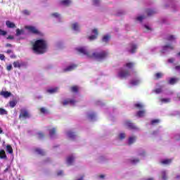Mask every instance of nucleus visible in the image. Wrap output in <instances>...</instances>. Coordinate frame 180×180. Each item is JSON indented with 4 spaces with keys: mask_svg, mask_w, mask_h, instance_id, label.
Masks as SVG:
<instances>
[{
    "mask_svg": "<svg viewBox=\"0 0 180 180\" xmlns=\"http://www.w3.org/2000/svg\"><path fill=\"white\" fill-rule=\"evenodd\" d=\"M49 136L51 139H54L57 134V127H48Z\"/></svg>",
    "mask_w": 180,
    "mask_h": 180,
    "instance_id": "9",
    "label": "nucleus"
},
{
    "mask_svg": "<svg viewBox=\"0 0 180 180\" xmlns=\"http://www.w3.org/2000/svg\"><path fill=\"white\" fill-rule=\"evenodd\" d=\"M6 148L8 154H13V149L12 148V146L11 145H7Z\"/></svg>",
    "mask_w": 180,
    "mask_h": 180,
    "instance_id": "38",
    "label": "nucleus"
},
{
    "mask_svg": "<svg viewBox=\"0 0 180 180\" xmlns=\"http://www.w3.org/2000/svg\"><path fill=\"white\" fill-rule=\"evenodd\" d=\"M38 137H39V139H41L42 137H44V134H43L42 132H39L38 133Z\"/></svg>",
    "mask_w": 180,
    "mask_h": 180,
    "instance_id": "54",
    "label": "nucleus"
},
{
    "mask_svg": "<svg viewBox=\"0 0 180 180\" xmlns=\"http://www.w3.org/2000/svg\"><path fill=\"white\" fill-rule=\"evenodd\" d=\"M146 180H154V178H148V179H146Z\"/></svg>",
    "mask_w": 180,
    "mask_h": 180,
    "instance_id": "64",
    "label": "nucleus"
},
{
    "mask_svg": "<svg viewBox=\"0 0 180 180\" xmlns=\"http://www.w3.org/2000/svg\"><path fill=\"white\" fill-rule=\"evenodd\" d=\"M25 29H27V30L30 33H32L33 34H41V33H40V31H39V30H37L36 27L26 26Z\"/></svg>",
    "mask_w": 180,
    "mask_h": 180,
    "instance_id": "8",
    "label": "nucleus"
},
{
    "mask_svg": "<svg viewBox=\"0 0 180 180\" xmlns=\"http://www.w3.org/2000/svg\"><path fill=\"white\" fill-rule=\"evenodd\" d=\"M156 79H160V78H162L164 77V73L158 72L155 75Z\"/></svg>",
    "mask_w": 180,
    "mask_h": 180,
    "instance_id": "41",
    "label": "nucleus"
},
{
    "mask_svg": "<svg viewBox=\"0 0 180 180\" xmlns=\"http://www.w3.org/2000/svg\"><path fill=\"white\" fill-rule=\"evenodd\" d=\"M158 49V47H153L150 50H151L152 53H155V51H157Z\"/></svg>",
    "mask_w": 180,
    "mask_h": 180,
    "instance_id": "56",
    "label": "nucleus"
},
{
    "mask_svg": "<svg viewBox=\"0 0 180 180\" xmlns=\"http://www.w3.org/2000/svg\"><path fill=\"white\" fill-rule=\"evenodd\" d=\"M0 115H8V111L4 108H0Z\"/></svg>",
    "mask_w": 180,
    "mask_h": 180,
    "instance_id": "47",
    "label": "nucleus"
},
{
    "mask_svg": "<svg viewBox=\"0 0 180 180\" xmlns=\"http://www.w3.org/2000/svg\"><path fill=\"white\" fill-rule=\"evenodd\" d=\"M117 140H124L126 139V134L122 132L120 133L117 136Z\"/></svg>",
    "mask_w": 180,
    "mask_h": 180,
    "instance_id": "33",
    "label": "nucleus"
},
{
    "mask_svg": "<svg viewBox=\"0 0 180 180\" xmlns=\"http://www.w3.org/2000/svg\"><path fill=\"white\" fill-rule=\"evenodd\" d=\"M51 16L52 18H55V19H57L58 20H59V22L61 19H63V17H61V15H60V13H53L51 14Z\"/></svg>",
    "mask_w": 180,
    "mask_h": 180,
    "instance_id": "27",
    "label": "nucleus"
},
{
    "mask_svg": "<svg viewBox=\"0 0 180 180\" xmlns=\"http://www.w3.org/2000/svg\"><path fill=\"white\" fill-rule=\"evenodd\" d=\"M87 117L89 120H95V117H96V115L94 112H90L87 115Z\"/></svg>",
    "mask_w": 180,
    "mask_h": 180,
    "instance_id": "35",
    "label": "nucleus"
},
{
    "mask_svg": "<svg viewBox=\"0 0 180 180\" xmlns=\"http://www.w3.org/2000/svg\"><path fill=\"white\" fill-rule=\"evenodd\" d=\"M77 103V101L74 99L68 98L63 101V105L67 106V105H71L72 106H74Z\"/></svg>",
    "mask_w": 180,
    "mask_h": 180,
    "instance_id": "12",
    "label": "nucleus"
},
{
    "mask_svg": "<svg viewBox=\"0 0 180 180\" xmlns=\"http://www.w3.org/2000/svg\"><path fill=\"white\" fill-rule=\"evenodd\" d=\"M160 101L161 103H169L171 102V99L169 98H160Z\"/></svg>",
    "mask_w": 180,
    "mask_h": 180,
    "instance_id": "42",
    "label": "nucleus"
},
{
    "mask_svg": "<svg viewBox=\"0 0 180 180\" xmlns=\"http://www.w3.org/2000/svg\"><path fill=\"white\" fill-rule=\"evenodd\" d=\"M7 39H10V40H13V36L10 35V36H8V37H7Z\"/></svg>",
    "mask_w": 180,
    "mask_h": 180,
    "instance_id": "62",
    "label": "nucleus"
},
{
    "mask_svg": "<svg viewBox=\"0 0 180 180\" xmlns=\"http://www.w3.org/2000/svg\"><path fill=\"white\" fill-rule=\"evenodd\" d=\"M30 114L25 109H22L20 114V119H29Z\"/></svg>",
    "mask_w": 180,
    "mask_h": 180,
    "instance_id": "10",
    "label": "nucleus"
},
{
    "mask_svg": "<svg viewBox=\"0 0 180 180\" xmlns=\"http://www.w3.org/2000/svg\"><path fill=\"white\" fill-rule=\"evenodd\" d=\"M46 92H48V94H56V92H58V87H53V88H50L46 90Z\"/></svg>",
    "mask_w": 180,
    "mask_h": 180,
    "instance_id": "24",
    "label": "nucleus"
},
{
    "mask_svg": "<svg viewBox=\"0 0 180 180\" xmlns=\"http://www.w3.org/2000/svg\"><path fill=\"white\" fill-rule=\"evenodd\" d=\"M167 40H169V41H174V40H176V36H175V35H169L167 37Z\"/></svg>",
    "mask_w": 180,
    "mask_h": 180,
    "instance_id": "40",
    "label": "nucleus"
},
{
    "mask_svg": "<svg viewBox=\"0 0 180 180\" xmlns=\"http://www.w3.org/2000/svg\"><path fill=\"white\" fill-rule=\"evenodd\" d=\"M176 140H180V134H177L175 136Z\"/></svg>",
    "mask_w": 180,
    "mask_h": 180,
    "instance_id": "60",
    "label": "nucleus"
},
{
    "mask_svg": "<svg viewBox=\"0 0 180 180\" xmlns=\"http://www.w3.org/2000/svg\"><path fill=\"white\" fill-rule=\"evenodd\" d=\"M6 25L7 27H9L10 29H13L15 27V23L11 22V21H6Z\"/></svg>",
    "mask_w": 180,
    "mask_h": 180,
    "instance_id": "37",
    "label": "nucleus"
},
{
    "mask_svg": "<svg viewBox=\"0 0 180 180\" xmlns=\"http://www.w3.org/2000/svg\"><path fill=\"white\" fill-rule=\"evenodd\" d=\"M148 16H153V15H155L157 13V11L155 9H148L147 11Z\"/></svg>",
    "mask_w": 180,
    "mask_h": 180,
    "instance_id": "36",
    "label": "nucleus"
},
{
    "mask_svg": "<svg viewBox=\"0 0 180 180\" xmlns=\"http://www.w3.org/2000/svg\"><path fill=\"white\" fill-rule=\"evenodd\" d=\"M77 65L75 64H71L63 69V72H70L74 71L77 68Z\"/></svg>",
    "mask_w": 180,
    "mask_h": 180,
    "instance_id": "15",
    "label": "nucleus"
},
{
    "mask_svg": "<svg viewBox=\"0 0 180 180\" xmlns=\"http://www.w3.org/2000/svg\"><path fill=\"white\" fill-rule=\"evenodd\" d=\"M39 113L41 115H49L50 111H49V109H47V108H46L44 107H42V108H39Z\"/></svg>",
    "mask_w": 180,
    "mask_h": 180,
    "instance_id": "22",
    "label": "nucleus"
},
{
    "mask_svg": "<svg viewBox=\"0 0 180 180\" xmlns=\"http://www.w3.org/2000/svg\"><path fill=\"white\" fill-rule=\"evenodd\" d=\"M144 106V104L142 103H138L135 104V108H138V109H143Z\"/></svg>",
    "mask_w": 180,
    "mask_h": 180,
    "instance_id": "43",
    "label": "nucleus"
},
{
    "mask_svg": "<svg viewBox=\"0 0 180 180\" xmlns=\"http://www.w3.org/2000/svg\"><path fill=\"white\" fill-rule=\"evenodd\" d=\"M66 136L71 140H75V139H77V134H75V132H72V131H68Z\"/></svg>",
    "mask_w": 180,
    "mask_h": 180,
    "instance_id": "16",
    "label": "nucleus"
},
{
    "mask_svg": "<svg viewBox=\"0 0 180 180\" xmlns=\"http://www.w3.org/2000/svg\"><path fill=\"white\" fill-rule=\"evenodd\" d=\"M0 158L1 160H8V157L6 156V153H5V150H0Z\"/></svg>",
    "mask_w": 180,
    "mask_h": 180,
    "instance_id": "29",
    "label": "nucleus"
},
{
    "mask_svg": "<svg viewBox=\"0 0 180 180\" xmlns=\"http://www.w3.org/2000/svg\"><path fill=\"white\" fill-rule=\"evenodd\" d=\"M136 141H137V136H131L128 138L127 143L129 146H131V145L134 144V143H136Z\"/></svg>",
    "mask_w": 180,
    "mask_h": 180,
    "instance_id": "17",
    "label": "nucleus"
},
{
    "mask_svg": "<svg viewBox=\"0 0 180 180\" xmlns=\"http://www.w3.org/2000/svg\"><path fill=\"white\" fill-rule=\"evenodd\" d=\"M0 95L1 96H4V98H9V96H11V95H12V94H11V92L8 91H1L0 92Z\"/></svg>",
    "mask_w": 180,
    "mask_h": 180,
    "instance_id": "32",
    "label": "nucleus"
},
{
    "mask_svg": "<svg viewBox=\"0 0 180 180\" xmlns=\"http://www.w3.org/2000/svg\"><path fill=\"white\" fill-rule=\"evenodd\" d=\"M24 13L25 15H30V12L29 11H27V10L24 11Z\"/></svg>",
    "mask_w": 180,
    "mask_h": 180,
    "instance_id": "59",
    "label": "nucleus"
},
{
    "mask_svg": "<svg viewBox=\"0 0 180 180\" xmlns=\"http://www.w3.org/2000/svg\"><path fill=\"white\" fill-rule=\"evenodd\" d=\"M10 106H11V108H15V106H16V102L11 101L10 102Z\"/></svg>",
    "mask_w": 180,
    "mask_h": 180,
    "instance_id": "50",
    "label": "nucleus"
},
{
    "mask_svg": "<svg viewBox=\"0 0 180 180\" xmlns=\"http://www.w3.org/2000/svg\"><path fill=\"white\" fill-rule=\"evenodd\" d=\"M144 19H146V16L144 15H139L138 17H136V20H138L139 22H143Z\"/></svg>",
    "mask_w": 180,
    "mask_h": 180,
    "instance_id": "45",
    "label": "nucleus"
},
{
    "mask_svg": "<svg viewBox=\"0 0 180 180\" xmlns=\"http://www.w3.org/2000/svg\"><path fill=\"white\" fill-rule=\"evenodd\" d=\"M71 29L75 33H79L81 32V25L79 22H75L71 24Z\"/></svg>",
    "mask_w": 180,
    "mask_h": 180,
    "instance_id": "7",
    "label": "nucleus"
},
{
    "mask_svg": "<svg viewBox=\"0 0 180 180\" xmlns=\"http://www.w3.org/2000/svg\"><path fill=\"white\" fill-rule=\"evenodd\" d=\"M32 50L37 54H44L47 51V41L38 39L32 45Z\"/></svg>",
    "mask_w": 180,
    "mask_h": 180,
    "instance_id": "2",
    "label": "nucleus"
},
{
    "mask_svg": "<svg viewBox=\"0 0 180 180\" xmlns=\"http://www.w3.org/2000/svg\"><path fill=\"white\" fill-rule=\"evenodd\" d=\"M137 155H139V157H141V158H144V157L147 155V153L143 149H139L137 151Z\"/></svg>",
    "mask_w": 180,
    "mask_h": 180,
    "instance_id": "20",
    "label": "nucleus"
},
{
    "mask_svg": "<svg viewBox=\"0 0 180 180\" xmlns=\"http://www.w3.org/2000/svg\"><path fill=\"white\" fill-rule=\"evenodd\" d=\"M172 163V159H162L160 160L162 165H169Z\"/></svg>",
    "mask_w": 180,
    "mask_h": 180,
    "instance_id": "18",
    "label": "nucleus"
},
{
    "mask_svg": "<svg viewBox=\"0 0 180 180\" xmlns=\"http://www.w3.org/2000/svg\"><path fill=\"white\" fill-rule=\"evenodd\" d=\"M72 1L71 0H61L60 1V5H63V6H69V5H71Z\"/></svg>",
    "mask_w": 180,
    "mask_h": 180,
    "instance_id": "25",
    "label": "nucleus"
},
{
    "mask_svg": "<svg viewBox=\"0 0 180 180\" xmlns=\"http://www.w3.org/2000/svg\"><path fill=\"white\" fill-rule=\"evenodd\" d=\"M6 31L0 30V36H6Z\"/></svg>",
    "mask_w": 180,
    "mask_h": 180,
    "instance_id": "52",
    "label": "nucleus"
},
{
    "mask_svg": "<svg viewBox=\"0 0 180 180\" xmlns=\"http://www.w3.org/2000/svg\"><path fill=\"white\" fill-rule=\"evenodd\" d=\"M131 85L136 86L141 84V79H133L130 82Z\"/></svg>",
    "mask_w": 180,
    "mask_h": 180,
    "instance_id": "28",
    "label": "nucleus"
},
{
    "mask_svg": "<svg viewBox=\"0 0 180 180\" xmlns=\"http://www.w3.org/2000/svg\"><path fill=\"white\" fill-rule=\"evenodd\" d=\"M75 155H70L68 156L66 159L67 165H72V164H74V161H75Z\"/></svg>",
    "mask_w": 180,
    "mask_h": 180,
    "instance_id": "13",
    "label": "nucleus"
},
{
    "mask_svg": "<svg viewBox=\"0 0 180 180\" xmlns=\"http://www.w3.org/2000/svg\"><path fill=\"white\" fill-rule=\"evenodd\" d=\"M179 82V78H177V77L170 78L168 81L170 85H174V84H176V82Z\"/></svg>",
    "mask_w": 180,
    "mask_h": 180,
    "instance_id": "23",
    "label": "nucleus"
},
{
    "mask_svg": "<svg viewBox=\"0 0 180 180\" xmlns=\"http://www.w3.org/2000/svg\"><path fill=\"white\" fill-rule=\"evenodd\" d=\"M0 60H5V56L4 54L0 53Z\"/></svg>",
    "mask_w": 180,
    "mask_h": 180,
    "instance_id": "58",
    "label": "nucleus"
},
{
    "mask_svg": "<svg viewBox=\"0 0 180 180\" xmlns=\"http://www.w3.org/2000/svg\"><path fill=\"white\" fill-rule=\"evenodd\" d=\"M157 123H160V120H153L151 121V124H155Z\"/></svg>",
    "mask_w": 180,
    "mask_h": 180,
    "instance_id": "51",
    "label": "nucleus"
},
{
    "mask_svg": "<svg viewBox=\"0 0 180 180\" xmlns=\"http://www.w3.org/2000/svg\"><path fill=\"white\" fill-rule=\"evenodd\" d=\"M129 162L133 165H136V164H139V162H140V159L137 158H132L129 159Z\"/></svg>",
    "mask_w": 180,
    "mask_h": 180,
    "instance_id": "26",
    "label": "nucleus"
},
{
    "mask_svg": "<svg viewBox=\"0 0 180 180\" xmlns=\"http://www.w3.org/2000/svg\"><path fill=\"white\" fill-rule=\"evenodd\" d=\"M110 40V35L105 34L103 35L101 39L102 43H105V44L109 43V41Z\"/></svg>",
    "mask_w": 180,
    "mask_h": 180,
    "instance_id": "21",
    "label": "nucleus"
},
{
    "mask_svg": "<svg viewBox=\"0 0 180 180\" xmlns=\"http://www.w3.org/2000/svg\"><path fill=\"white\" fill-rule=\"evenodd\" d=\"M57 175H58V176H61L64 175V172L63 170H59L57 172Z\"/></svg>",
    "mask_w": 180,
    "mask_h": 180,
    "instance_id": "49",
    "label": "nucleus"
},
{
    "mask_svg": "<svg viewBox=\"0 0 180 180\" xmlns=\"http://www.w3.org/2000/svg\"><path fill=\"white\" fill-rule=\"evenodd\" d=\"M137 49H139V45H137L136 42H130L127 46V51L131 54H134V53L137 51Z\"/></svg>",
    "mask_w": 180,
    "mask_h": 180,
    "instance_id": "4",
    "label": "nucleus"
},
{
    "mask_svg": "<svg viewBox=\"0 0 180 180\" xmlns=\"http://www.w3.org/2000/svg\"><path fill=\"white\" fill-rule=\"evenodd\" d=\"M153 92H155V94H161L162 92V86L155 89Z\"/></svg>",
    "mask_w": 180,
    "mask_h": 180,
    "instance_id": "46",
    "label": "nucleus"
},
{
    "mask_svg": "<svg viewBox=\"0 0 180 180\" xmlns=\"http://www.w3.org/2000/svg\"><path fill=\"white\" fill-rule=\"evenodd\" d=\"M6 70L7 71H11V70H12V65H7Z\"/></svg>",
    "mask_w": 180,
    "mask_h": 180,
    "instance_id": "55",
    "label": "nucleus"
},
{
    "mask_svg": "<svg viewBox=\"0 0 180 180\" xmlns=\"http://www.w3.org/2000/svg\"><path fill=\"white\" fill-rule=\"evenodd\" d=\"M91 1L94 6H99V5H101V3L102 2V0H91Z\"/></svg>",
    "mask_w": 180,
    "mask_h": 180,
    "instance_id": "39",
    "label": "nucleus"
},
{
    "mask_svg": "<svg viewBox=\"0 0 180 180\" xmlns=\"http://www.w3.org/2000/svg\"><path fill=\"white\" fill-rule=\"evenodd\" d=\"M174 46L171 44H167L164 46H162L160 53H162V54H165L167 53H169V51H172L174 50Z\"/></svg>",
    "mask_w": 180,
    "mask_h": 180,
    "instance_id": "6",
    "label": "nucleus"
},
{
    "mask_svg": "<svg viewBox=\"0 0 180 180\" xmlns=\"http://www.w3.org/2000/svg\"><path fill=\"white\" fill-rule=\"evenodd\" d=\"M108 161V158H106V157L105 156H100L98 158V162L102 163V162H105Z\"/></svg>",
    "mask_w": 180,
    "mask_h": 180,
    "instance_id": "34",
    "label": "nucleus"
},
{
    "mask_svg": "<svg viewBox=\"0 0 180 180\" xmlns=\"http://www.w3.org/2000/svg\"><path fill=\"white\" fill-rule=\"evenodd\" d=\"M22 34V32H20V29L16 30V36H20Z\"/></svg>",
    "mask_w": 180,
    "mask_h": 180,
    "instance_id": "53",
    "label": "nucleus"
},
{
    "mask_svg": "<svg viewBox=\"0 0 180 180\" xmlns=\"http://www.w3.org/2000/svg\"><path fill=\"white\" fill-rule=\"evenodd\" d=\"M145 32H151V27L147 25H144Z\"/></svg>",
    "mask_w": 180,
    "mask_h": 180,
    "instance_id": "48",
    "label": "nucleus"
},
{
    "mask_svg": "<svg viewBox=\"0 0 180 180\" xmlns=\"http://www.w3.org/2000/svg\"><path fill=\"white\" fill-rule=\"evenodd\" d=\"M98 38V30L97 29H94L92 30V34L88 37L89 40L90 41H94V40H96Z\"/></svg>",
    "mask_w": 180,
    "mask_h": 180,
    "instance_id": "14",
    "label": "nucleus"
},
{
    "mask_svg": "<svg viewBox=\"0 0 180 180\" xmlns=\"http://www.w3.org/2000/svg\"><path fill=\"white\" fill-rule=\"evenodd\" d=\"M160 176L162 180H167L168 179V172L166 170H162L160 172Z\"/></svg>",
    "mask_w": 180,
    "mask_h": 180,
    "instance_id": "19",
    "label": "nucleus"
},
{
    "mask_svg": "<svg viewBox=\"0 0 180 180\" xmlns=\"http://www.w3.org/2000/svg\"><path fill=\"white\" fill-rule=\"evenodd\" d=\"M14 68H20L21 67H25L26 63L22 60H16L13 63Z\"/></svg>",
    "mask_w": 180,
    "mask_h": 180,
    "instance_id": "11",
    "label": "nucleus"
},
{
    "mask_svg": "<svg viewBox=\"0 0 180 180\" xmlns=\"http://www.w3.org/2000/svg\"><path fill=\"white\" fill-rule=\"evenodd\" d=\"M175 70H176V71H177V72H180V65L176 66Z\"/></svg>",
    "mask_w": 180,
    "mask_h": 180,
    "instance_id": "57",
    "label": "nucleus"
},
{
    "mask_svg": "<svg viewBox=\"0 0 180 180\" xmlns=\"http://www.w3.org/2000/svg\"><path fill=\"white\" fill-rule=\"evenodd\" d=\"M146 110H139L137 112L136 116H138V117H144V116H146Z\"/></svg>",
    "mask_w": 180,
    "mask_h": 180,
    "instance_id": "30",
    "label": "nucleus"
},
{
    "mask_svg": "<svg viewBox=\"0 0 180 180\" xmlns=\"http://www.w3.org/2000/svg\"><path fill=\"white\" fill-rule=\"evenodd\" d=\"M34 153H36V154H39V155H44V154H46L44 150L39 148L34 149Z\"/></svg>",
    "mask_w": 180,
    "mask_h": 180,
    "instance_id": "31",
    "label": "nucleus"
},
{
    "mask_svg": "<svg viewBox=\"0 0 180 180\" xmlns=\"http://www.w3.org/2000/svg\"><path fill=\"white\" fill-rule=\"evenodd\" d=\"M76 51L79 54H82V56H85L87 58H95V60H98V61H102V60H105L106 57L109 55L107 51H102L100 49L96 50L94 53H91L88 47L86 46H79L76 48Z\"/></svg>",
    "mask_w": 180,
    "mask_h": 180,
    "instance_id": "1",
    "label": "nucleus"
},
{
    "mask_svg": "<svg viewBox=\"0 0 180 180\" xmlns=\"http://www.w3.org/2000/svg\"><path fill=\"white\" fill-rule=\"evenodd\" d=\"M176 179H180V175L179 174L176 175Z\"/></svg>",
    "mask_w": 180,
    "mask_h": 180,
    "instance_id": "63",
    "label": "nucleus"
},
{
    "mask_svg": "<svg viewBox=\"0 0 180 180\" xmlns=\"http://www.w3.org/2000/svg\"><path fill=\"white\" fill-rule=\"evenodd\" d=\"M174 58H170V59L168 60L169 63H174Z\"/></svg>",
    "mask_w": 180,
    "mask_h": 180,
    "instance_id": "61",
    "label": "nucleus"
},
{
    "mask_svg": "<svg viewBox=\"0 0 180 180\" xmlns=\"http://www.w3.org/2000/svg\"><path fill=\"white\" fill-rule=\"evenodd\" d=\"M78 89H79V88L77 86H73L71 87L72 92H74L75 94H77V92H78Z\"/></svg>",
    "mask_w": 180,
    "mask_h": 180,
    "instance_id": "44",
    "label": "nucleus"
},
{
    "mask_svg": "<svg viewBox=\"0 0 180 180\" xmlns=\"http://www.w3.org/2000/svg\"><path fill=\"white\" fill-rule=\"evenodd\" d=\"M126 127H128L130 130H134V131H140V128L136 126L133 122L130 121H125L124 123Z\"/></svg>",
    "mask_w": 180,
    "mask_h": 180,
    "instance_id": "5",
    "label": "nucleus"
},
{
    "mask_svg": "<svg viewBox=\"0 0 180 180\" xmlns=\"http://www.w3.org/2000/svg\"><path fill=\"white\" fill-rule=\"evenodd\" d=\"M134 67V63L129 62L126 63L124 68H122L118 72V77L120 78H127V77H130V72L127 70V68L130 69Z\"/></svg>",
    "mask_w": 180,
    "mask_h": 180,
    "instance_id": "3",
    "label": "nucleus"
}]
</instances>
